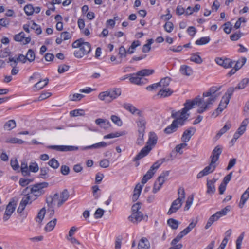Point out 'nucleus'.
Wrapping results in <instances>:
<instances>
[{
	"mask_svg": "<svg viewBox=\"0 0 249 249\" xmlns=\"http://www.w3.org/2000/svg\"><path fill=\"white\" fill-rule=\"evenodd\" d=\"M121 94V90L120 89H109L100 93L98 95V98L105 103H109L119 97Z\"/></svg>",
	"mask_w": 249,
	"mask_h": 249,
	"instance_id": "7ed1b4c3",
	"label": "nucleus"
},
{
	"mask_svg": "<svg viewBox=\"0 0 249 249\" xmlns=\"http://www.w3.org/2000/svg\"><path fill=\"white\" fill-rule=\"evenodd\" d=\"M152 149L150 145H145L143 147L137 156L133 159V161H136L146 156Z\"/></svg>",
	"mask_w": 249,
	"mask_h": 249,
	"instance_id": "4468645a",
	"label": "nucleus"
},
{
	"mask_svg": "<svg viewBox=\"0 0 249 249\" xmlns=\"http://www.w3.org/2000/svg\"><path fill=\"white\" fill-rule=\"evenodd\" d=\"M195 131L196 129L194 127H190L189 129L186 130L182 135V142H188L190 140L191 137L194 134Z\"/></svg>",
	"mask_w": 249,
	"mask_h": 249,
	"instance_id": "2eb2a0df",
	"label": "nucleus"
},
{
	"mask_svg": "<svg viewBox=\"0 0 249 249\" xmlns=\"http://www.w3.org/2000/svg\"><path fill=\"white\" fill-rule=\"evenodd\" d=\"M48 183L47 182H41L36 183L33 185L31 187L32 193L33 196L37 197L41 196L44 192L42 191V189L47 187Z\"/></svg>",
	"mask_w": 249,
	"mask_h": 249,
	"instance_id": "1a4fd4ad",
	"label": "nucleus"
},
{
	"mask_svg": "<svg viewBox=\"0 0 249 249\" xmlns=\"http://www.w3.org/2000/svg\"><path fill=\"white\" fill-rule=\"evenodd\" d=\"M178 197L172 203L171 206L167 212V214L171 215L178 211L182 205V200L184 199L185 193L183 188L180 187L178 189Z\"/></svg>",
	"mask_w": 249,
	"mask_h": 249,
	"instance_id": "20e7f679",
	"label": "nucleus"
},
{
	"mask_svg": "<svg viewBox=\"0 0 249 249\" xmlns=\"http://www.w3.org/2000/svg\"><path fill=\"white\" fill-rule=\"evenodd\" d=\"M72 47L73 48H79L74 52V55L77 58H81L85 55L89 54L91 50L90 44L88 42H84L82 38H80L73 42Z\"/></svg>",
	"mask_w": 249,
	"mask_h": 249,
	"instance_id": "f03ea898",
	"label": "nucleus"
},
{
	"mask_svg": "<svg viewBox=\"0 0 249 249\" xmlns=\"http://www.w3.org/2000/svg\"><path fill=\"white\" fill-rule=\"evenodd\" d=\"M198 53L192 54L190 59L192 62L200 64L202 63L203 60Z\"/></svg>",
	"mask_w": 249,
	"mask_h": 249,
	"instance_id": "ea45409f",
	"label": "nucleus"
},
{
	"mask_svg": "<svg viewBox=\"0 0 249 249\" xmlns=\"http://www.w3.org/2000/svg\"><path fill=\"white\" fill-rule=\"evenodd\" d=\"M174 25L172 22L167 21L164 25L165 30L168 33H171L173 30Z\"/></svg>",
	"mask_w": 249,
	"mask_h": 249,
	"instance_id": "680f3d73",
	"label": "nucleus"
},
{
	"mask_svg": "<svg viewBox=\"0 0 249 249\" xmlns=\"http://www.w3.org/2000/svg\"><path fill=\"white\" fill-rule=\"evenodd\" d=\"M49 171V168L47 167H42L40 169L39 177L43 179H46L49 177L48 173Z\"/></svg>",
	"mask_w": 249,
	"mask_h": 249,
	"instance_id": "a19ab883",
	"label": "nucleus"
},
{
	"mask_svg": "<svg viewBox=\"0 0 249 249\" xmlns=\"http://www.w3.org/2000/svg\"><path fill=\"white\" fill-rule=\"evenodd\" d=\"M35 57L34 51L31 49H29L26 55V58L27 60L30 62H32L34 61Z\"/></svg>",
	"mask_w": 249,
	"mask_h": 249,
	"instance_id": "79ce46f5",
	"label": "nucleus"
},
{
	"mask_svg": "<svg viewBox=\"0 0 249 249\" xmlns=\"http://www.w3.org/2000/svg\"><path fill=\"white\" fill-rule=\"evenodd\" d=\"M202 104V99L199 96L193 100H187L184 104V107L182 108L183 114L187 113V111L193 108L195 105L200 106Z\"/></svg>",
	"mask_w": 249,
	"mask_h": 249,
	"instance_id": "6e6552de",
	"label": "nucleus"
},
{
	"mask_svg": "<svg viewBox=\"0 0 249 249\" xmlns=\"http://www.w3.org/2000/svg\"><path fill=\"white\" fill-rule=\"evenodd\" d=\"M140 76L137 75V72L136 73H132L129 74V80L131 83L137 85H141V78Z\"/></svg>",
	"mask_w": 249,
	"mask_h": 249,
	"instance_id": "72a5a7b5",
	"label": "nucleus"
},
{
	"mask_svg": "<svg viewBox=\"0 0 249 249\" xmlns=\"http://www.w3.org/2000/svg\"><path fill=\"white\" fill-rule=\"evenodd\" d=\"M56 221L57 219L56 218H54L53 220L49 222L45 227V230L46 231H52L56 225Z\"/></svg>",
	"mask_w": 249,
	"mask_h": 249,
	"instance_id": "58836bf2",
	"label": "nucleus"
},
{
	"mask_svg": "<svg viewBox=\"0 0 249 249\" xmlns=\"http://www.w3.org/2000/svg\"><path fill=\"white\" fill-rule=\"evenodd\" d=\"M48 82L49 79L47 78L39 81L34 86V90H38L42 89L48 84Z\"/></svg>",
	"mask_w": 249,
	"mask_h": 249,
	"instance_id": "393cba45",
	"label": "nucleus"
},
{
	"mask_svg": "<svg viewBox=\"0 0 249 249\" xmlns=\"http://www.w3.org/2000/svg\"><path fill=\"white\" fill-rule=\"evenodd\" d=\"M138 136L136 141V143L140 146H142L144 143L143 137L144 135V131H138Z\"/></svg>",
	"mask_w": 249,
	"mask_h": 249,
	"instance_id": "49530a36",
	"label": "nucleus"
},
{
	"mask_svg": "<svg viewBox=\"0 0 249 249\" xmlns=\"http://www.w3.org/2000/svg\"><path fill=\"white\" fill-rule=\"evenodd\" d=\"M193 199H194V195L193 194L190 195L188 197L186 202V205L184 207V210H188L190 209V208L193 203Z\"/></svg>",
	"mask_w": 249,
	"mask_h": 249,
	"instance_id": "5fc2aeb1",
	"label": "nucleus"
},
{
	"mask_svg": "<svg viewBox=\"0 0 249 249\" xmlns=\"http://www.w3.org/2000/svg\"><path fill=\"white\" fill-rule=\"evenodd\" d=\"M78 149V147L77 146L62 145V151H72Z\"/></svg>",
	"mask_w": 249,
	"mask_h": 249,
	"instance_id": "e2e57ef3",
	"label": "nucleus"
},
{
	"mask_svg": "<svg viewBox=\"0 0 249 249\" xmlns=\"http://www.w3.org/2000/svg\"><path fill=\"white\" fill-rule=\"evenodd\" d=\"M170 81V78L167 77L162 78L160 82L158 83V84L160 88L168 89L167 87L169 86Z\"/></svg>",
	"mask_w": 249,
	"mask_h": 249,
	"instance_id": "c9c22d12",
	"label": "nucleus"
},
{
	"mask_svg": "<svg viewBox=\"0 0 249 249\" xmlns=\"http://www.w3.org/2000/svg\"><path fill=\"white\" fill-rule=\"evenodd\" d=\"M69 193L67 189H64L61 193L60 196L58 193H55L53 197L50 198V203L57 201V206L60 207L67 201L69 197Z\"/></svg>",
	"mask_w": 249,
	"mask_h": 249,
	"instance_id": "423d86ee",
	"label": "nucleus"
},
{
	"mask_svg": "<svg viewBox=\"0 0 249 249\" xmlns=\"http://www.w3.org/2000/svg\"><path fill=\"white\" fill-rule=\"evenodd\" d=\"M207 193L208 194H214L215 192V185L211 183L207 182Z\"/></svg>",
	"mask_w": 249,
	"mask_h": 249,
	"instance_id": "13d9d810",
	"label": "nucleus"
},
{
	"mask_svg": "<svg viewBox=\"0 0 249 249\" xmlns=\"http://www.w3.org/2000/svg\"><path fill=\"white\" fill-rule=\"evenodd\" d=\"M36 199V197L33 196H24L22 198L20 202L26 206L27 204H31L33 200H35Z\"/></svg>",
	"mask_w": 249,
	"mask_h": 249,
	"instance_id": "e433bc0d",
	"label": "nucleus"
},
{
	"mask_svg": "<svg viewBox=\"0 0 249 249\" xmlns=\"http://www.w3.org/2000/svg\"><path fill=\"white\" fill-rule=\"evenodd\" d=\"M169 175V171H163L158 178L157 180L155 181L154 184V187L152 190L153 193H157L159 190H160L162 187L163 184L167 179V178Z\"/></svg>",
	"mask_w": 249,
	"mask_h": 249,
	"instance_id": "0eeeda50",
	"label": "nucleus"
},
{
	"mask_svg": "<svg viewBox=\"0 0 249 249\" xmlns=\"http://www.w3.org/2000/svg\"><path fill=\"white\" fill-rule=\"evenodd\" d=\"M208 97L209 98L206 100L202 99V103H203V104L197 109V112L198 113H202L205 111L207 109L208 106L215 102L217 98V96H214L212 95Z\"/></svg>",
	"mask_w": 249,
	"mask_h": 249,
	"instance_id": "f8f14e48",
	"label": "nucleus"
},
{
	"mask_svg": "<svg viewBox=\"0 0 249 249\" xmlns=\"http://www.w3.org/2000/svg\"><path fill=\"white\" fill-rule=\"evenodd\" d=\"M183 125V123L181 121L179 122V120H174L172 124L168 126L164 130V132L166 134H170L176 132L179 126Z\"/></svg>",
	"mask_w": 249,
	"mask_h": 249,
	"instance_id": "9b49d317",
	"label": "nucleus"
},
{
	"mask_svg": "<svg viewBox=\"0 0 249 249\" xmlns=\"http://www.w3.org/2000/svg\"><path fill=\"white\" fill-rule=\"evenodd\" d=\"M158 137L154 132H150L149 134V138L146 145L152 146L157 143Z\"/></svg>",
	"mask_w": 249,
	"mask_h": 249,
	"instance_id": "5701e85b",
	"label": "nucleus"
},
{
	"mask_svg": "<svg viewBox=\"0 0 249 249\" xmlns=\"http://www.w3.org/2000/svg\"><path fill=\"white\" fill-rule=\"evenodd\" d=\"M197 223V220H193L189 225L185 229L180 232L176 237L172 241L171 244L172 246L176 245V244L179 242L183 236L187 235L192 231V230L196 226Z\"/></svg>",
	"mask_w": 249,
	"mask_h": 249,
	"instance_id": "39448f33",
	"label": "nucleus"
},
{
	"mask_svg": "<svg viewBox=\"0 0 249 249\" xmlns=\"http://www.w3.org/2000/svg\"><path fill=\"white\" fill-rule=\"evenodd\" d=\"M210 40L211 39L209 36L202 37L197 39L195 43L197 45H203L209 43Z\"/></svg>",
	"mask_w": 249,
	"mask_h": 249,
	"instance_id": "a18cd8bd",
	"label": "nucleus"
},
{
	"mask_svg": "<svg viewBox=\"0 0 249 249\" xmlns=\"http://www.w3.org/2000/svg\"><path fill=\"white\" fill-rule=\"evenodd\" d=\"M110 143H107L105 142H101L98 143H96L95 144H93L92 145H89V146H87L85 147H81V150H86L89 149H99L101 148L106 147L107 145H109Z\"/></svg>",
	"mask_w": 249,
	"mask_h": 249,
	"instance_id": "aec40b11",
	"label": "nucleus"
},
{
	"mask_svg": "<svg viewBox=\"0 0 249 249\" xmlns=\"http://www.w3.org/2000/svg\"><path fill=\"white\" fill-rule=\"evenodd\" d=\"M182 109L181 111H176L174 110L172 111L171 117L173 118H175V120H179V122H182L183 124L185 123V121L188 119L189 116V113L182 114Z\"/></svg>",
	"mask_w": 249,
	"mask_h": 249,
	"instance_id": "ddd939ff",
	"label": "nucleus"
},
{
	"mask_svg": "<svg viewBox=\"0 0 249 249\" xmlns=\"http://www.w3.org/2000/svg\"><path fill=\"white\" fill-rule=\"evenodd\" d=\"M228 104L229 103H227L226 101H225V99L222 97L218 107L212 113V116L216 117L218 116V115L227 107Z\"/></svg>",
	"mask_w": 249,
	"mask_h": 249,
	"instance_id": "f3484780",
	"label": "nucleus"
},
{
	"mask_svg": "<svg viewBox=\"0 0 249 249\" xmlns=\"http://www.w3.org/2000/svg\"><path fill=\"white\" fill-rule=\"evenodd\" d=\"M234 63V61H232L231 59L229 58H225L224 59L222 67L225 68H231L232 67Z\"/></svg>",
	"mask_w": 249,
	"mask_h": 249,
	"instance_id": "864d4df0",
	"label": "nucleus"
},
{
	"mask_svg": "<svg viewBox=\"0 0 249 249\" xmlns=\"http://www.w3.org/2000/svg\"><path fill=\"white\" fill-rule=\"evenodd\" d=\"M138 249H149L150 243L146 238H142L138 245Z\"/></svg>",
	"mask_w": 249,
	"mask_h": 249,
	"instance_id": "b1692460",
	"label": "nucleus"
},
{
	"mask_svg": "<svg viewBox=\"0 0 249 249\" xmlns=\"http://www.w3.org/2000/svg\"><path fill=\"white\" fill-rule=\"evenodd\" d=\"M16 127V123L14 120H9L4 124L3 129L4 130L10 131Z\"/></svg>",
	"mask_w": 249,
	"mask_h": 249,
	"instance_id": "c85d7f7f",
	"label": "nucleus"
},
{
	"mask_svg": "<svg viewBox=\"0 0 249 249\" xmlns=\"http://www.w3.org/2000/svg\"><path fill=\"white\" fill-rule=\"evenodd\" d=\"M139 117L136 121L137 126L138 127V131H144L146 128V120L144 117L142 116V114L141 115H138Z\"/></svg>",
	"mask_w": 249,
	"mask_h": 249,
	"instance_id": "6ab92c4d",
	"label": "nucleus"
},
{
	"mask_svg": "<svg viewBox=\"0 0 249 249\" xmlns=\"http://www.w3.org/2000/svg\"><path fill=\"white\" fill-rule=\"evenodd\" d=\"M5 142L9 143H18L22 144L24 141L21 139H19L15 137L8 138L6 140Z\"/></svg>",
	"mask_w": 249,
	"mask_h": 249,
	"instance_id": "de8ad7c7",
	"label": "nucleus"
},
{
	"mask_svg": "<svg viewBox=\"0 0 249 249\" xmlns=\"http://www.w3.org/2000/svg\"><path fill=\"white\" fill-rule=\"evenodd\" d=\"M154 72L153 70L143 69L137 72V75L140 76H148L153 74Z\"/></svg>",
	"mask_w": 249,
	"mask_h": 249,
	"instance_id": "37998d69",
	"label": "nucleus"
},
{
	"mask_svg": "<svg viewBox=\"0 0 249 249\" xmlns=\"http://www.w3.org/2000/svg\"><path fill=\"white\" fill-rule=\"evenodd\" d=\"M104 213V210L101 208H98L95 212L94 217L96 219L101 218Z\"/></svg>",
	"mask_w": 249,
	"mask_h": 249,
	"instance_id": "338daca9",
	"label": "nucleus"
},
{
	"mask_svg": "<svg viewBox=\"0 0 249 249\" xmlns=\"http://www.w3.org/2000/svg\"><path fill=\"white\" fill-rule=\"evenodd\" d=\"M169 160V159H166L165 158L160 159L154 162L153 165L151 166L150 168L154 171L155 172L160 167V166L164 162L168 161Z\"/></svg>",
	"mask_w": 249,
	"mask_h": 249,
	"instance_id": "c756f323",
	"label": "nucleus"
},
{
	"mask_svg": "<svg viewBox=\"0 0 249 249\" xmlns=\"http://www.w3.org/2000/svg\"><path fill=\"white\" fill-rule=\"evenodd\" d=\"M70 115L71 116L76 117L78 116L84 115V110L83 109H75L70 112Z\"/></svg>",
	"mask_w": 249,
	"mask_h": 249,
	"instance_id": "4d7b16f0",
	"label": "nucleus"
},
{
	"mask_svg": "<svg viewBox=\"0 0 249 249\" xmlns=\"http://www.w3.org/2000/svg\"><path fill=\"white\" fill-rule=\"evenodd\" d=\"M95 122L96 124L104 129L107 128L110 125L109 122L106 119L98 118L95 120Z\"/></svg>",
	"mask_w": 249,
	"mask_h": 249,
	"instance_id": "cd10ccee",
	"label": "nucleus"
},
{
	"mask_svg": "<svg viewBox=\"0 0 249 249\" xmlns=\"http://www.w3.org/2000/svg\"><path fill=\"white\" fill-rule=\"evenodd\" d=\"M70 68V66L65 64L60 65L58 68V72L59 73H64L68 71Z\"/></svg>",
	"mask_w": 249,
	"mask_h": 249,
	"instance_id": "0e129e2a",
	"label": "nucleus"
},
{
	"mask_svg": "<svg viewBox=\"0 0 249 249\" xmlns=\"http://www.w3.org/2000/svg\"><path fill=\"white\" fill-rule=\"evenodd\" d=\"M221 86H213L211 87L208 91L204 92L203 94V97H208L209 96H217V97L219 96L220 93H216V92L221 89Z\"/></svg>",
	"mask_w": 249,
	"mask_h": 249,
	"instance_id": "4be33fe9",
	"label": "nucleus"
},
{
	"mask_svg": "<svg viewBox=\"0 0 249 249\" xmlns=\"http://www.w3.org/2000/svg\"><path fill=\"white\" fill-rule=\"evenodd\" d=\"M173 93V90L170 89L160 88L157 95L160 97H166L170 96Z\"/></svg>",
	"mask_w": 249,
	"mask_h": 249,
	"instance_id": "a878e982",
	"label": "nucleus"
},
{
	"mask_svg": "<svg viewBox=\"0 0 249 249\" xmlns=\"http://www.w3.org/2000/svg\"><path fill=\"white\" fill-rule=\"evenodd\" d=\"M48 164L50 167L54 169L58 168L59 166V162L55 158L51 159Z\"/></svg>",
	"mask_w": 249,
	"mask_h": 249,
	"instance_id": "8fccbe9b",
	"label": "nucleus"
},
{
	"mask_svg": "<svg viewBox=\"0 0 249 249\" xmlns=\"http://www.w3.org/2000/svg\"><path fill=\"white\" fill-rule=\"evenodd\" d=\"M112 121L117 124L118 126H121L123 124V122L120 117L116 115H112L111 116Z\"/></svg>",
	"mask_w": 249,
	"mask_h": 249,
	"instance_id": "bf43d9fd",
	"label": "nucleus"
},
{
	"mask_svg": "<svg viewBox=\"0 0 249 249\" xmlns=\"http://www.w3.org/2000/svg\"><path fill=\"white\" fill-rule=\"evenodd\" d=\"M24 10L27 15H32L34 13V7L31 4H27L24 7Z\"/></svg>",
	"mask_w": 249,
	"mask_h": 249,
	"instance_id": "3c124183",
	"label": "nucleus"
},
{
	"mask_svg": "<svg viewBox=\"0 0 249 249\" xmlns=\"http://www.w3.org/2000/svg\"><path fill=\"white\" fill-rule=\"evenodd\" d=\"M25 38V34L23 32L19 33L18 34L14 36V40L16 41L20 42Z\"/></svg>",
	"mask_w": 249,
	"mask_h": 249,
	"instance_id": "774afa93",
	"label": "nucleus"
},
{
	"mask_svg": "<svg viewBox=\"0 0 249 249\" xmlns=\"http://www.w3.org/2000/svg\"><path fill=\"white\" fill-rule=\"evenodd\" d=\"M222 151V147L220 145H217L214 148L210 157L211 159V163L197 175V178H200L205 176H207L209 174L212 173L215 170L216 168L215 162L219 159V156L221 154Z\"/></svg>",
	"mask_w": 249,
	"mask_h": 249,
	"instance_id": "f257e3e1",
	"label": "nucleus"
},
{
	"mask_svg": "<svg viewBox=\"0 0 249 249\" xmlns=\"http://www.w3.org/2000/svg\"><path fill=\"white\" fill-rule=\"evenodd\" d=\"M143 214L142 212L132 213L131 215L128 217L129 221L134 224H138L143 219Z\"/></svg>",
	"mask_w": 249,
	"mask_h": 249,
	"instance_id": "a211bd4d",
	"label": "nucleus"
},
{
	"mask_svg": "<svg viewBox=\"0 0 249 249\" xmlns=\"http://www.w3.org/2000/svg\"><path fill=\"white\" fill-rule=\"evenodd\" d=\"M123 106L125 109L129 111L133 114H136L138 115H141L142 114L141 111L136 108L131 104L124 103Z\"/></svg>",
	"mask_w": 249,
	"mask_h": 249,
	"instance_id": "412c9836",
	"label": "nucleus"
},
{
	"mask_svg": "<svg viewBox=\"0 0 249 249\" xmlns=\"http://www.w3.org/2000/svg\"><path fill=\"white\" fill-rule=\"evenodd\" d=\"M229 211H230V206H228L222 210L217 212L210 217L213 220V222H215L217 221L221 217L226 215Z\"/></svg>",
	"mask_w": 249,
	"mask_h": 249,
	"instance_id": "dca6fc26",
	"label": "nucleus"
},
{
	"mask_svg": "<svg viewBox=\"0 0 249 249\" xmlns=\"http://www.w3.org/2000/svg\"><path fill=\"white\" fill-rule=\"evenodd\" d=\"M167 224L173 230L177 229L179 225V222L173 218H170L167 221Z\"/></svg>",
	"mask_w": 249,
	"mask_h": 249,
	"instance_id": "c03bdc74",
	"label": "nucleus"
},
{
	"mask_svg": "<svg viewBox=\"0 0 249 249\" xmlns=\"http://www.w3.org/2000/svg\"><path fill=\"white\" fill-rule=\"evenodd\" d=\"M16 205L17 202L14 200L9 202L7 204L3 217V220L4 222L7 221L10 218L15 210Z\"/></svg>",
	"mask_w": 249,
	"mask_h": 249,
	"instance_id": "9d476101",
	"label": "nucleus"
},
{
	"mask_svg": "<svg viewBox=\"0 0 249 249\" xmlns=\"http://www.w3.org/2000/svg\"><path fill=\"white\" fill-rule=\"evenodd\" d=\"M231 127V124L229 122H226L225 125L218 132L215 136V138L217 139H219L223 134L229 130Z\"/></svg>",
	"mask_w": 249,
	"mask_h": 249,
	"instance_id": "bb28decb",
	"label": "nucleus"
},
{
	"mask_svg": "<svg viewBox=\"0 0 249 249\" xmlns=\"http://www.w3.org/2000/svg\"><path fill=\"white\" fill-rule=\"evenodd\" d=\"M20 169L23 176H27L30 175V173L29 171V167L26 162H21Z\"/></svg>",
	"mask_w": 249,
	"mask_h": 249,
	"instance_id": "4c0bfd02",
	"label": "nucleus"
},
{
	"mask_svg": "<svg viewBox=\"0 0 249 249\" xmlns=\"http://www.w3.org/2000/svg\"><path fill=\"white\" fill-rule=\"evenodd\" d=\"M155 172H156L150 168L146 174L143 176L142 179V183L143 184L146 183L149 179L152 178Z\"/></svg>",
	"mask_w": 249,
	"mask_h": 249,
	"instance_id": "473e14b6",
	"label": "nucleus"
},
{
	"mask_svg": "<svg viewBox=\"0 0 249 249\" xmlns=\"http://www.w3.org/2000/svg\"><path fill=\"white\" fill-rule=\"evenodd\" d=\"M237 89V88L233 87L229 88L227 92L225 93L224 95L223 96V98L225 99V101H226L227 103H229L231 98L235 89Z\"/></svg>",
	"mask_w": 249,
	"mask_h": 249,
	"instance_id": "7c9ffc66",
	"label": "nucleus"
},
{
	"mask_svg": "<svg viewBox=\"0 0 249 249\" xmlns=\"http://www.w3.org/2000/svg\"><path fill=\"white\" fill-rule=\"evenodd\" d=\"M246 57H242L241 59L238 60L236 62L234 67L235 69H237L238 70H239L246 63Z\"/></svg>",
	"mask_w": 249,
	"mask_h": 249,
	"instance_id": "6e6d98bb",
	"label": "nucleus"
},
{
	"mask_svg": "<svg viewBox=\"0 0 249 249\" xmlns=\"http://www.w3.org/2000/svg\"><path fill=\"white\" fill-rule=\"evenodd\" d=\"M249 82V78H244L239 83L238 86L236 87V88L238 89H243L246 87Z\"/></svg>",
	"mask_w": 249,
	"mask_h": 249,
	"instance_id": "603ef678",
	"label": "nucleus"
},
{
	"mask_svg": "<svg viewBox=\"0 0 249 249\" xmlns=\"http://www.w3.org/2000/svg\"><path fill=\"white\" fill-rule=\"evenodd\" d=\"M153 40L149 39L147 40V43L143 46L142 51L143 53H146L150 51L151 49V45L153 43Z\"/></svg>",
	"mask_w": 249,
	"mask_h": 249,
	"instance_id": "09e8293b",
	"label": "nucleus"
},
{
	"mask_svg": "<svg viewBox=\"0 0 249 249\" xmlns=\"http://www.w3.org/2000/svg\"><path fill=\"white\" fill-rule=\"evenodd\" d=\"M39 168L36 162L31 163L29 166V171L36 173L38 171Z\"/></svg>",
	"mask_w": 249,
	"mask_h": 249,
	"instance_id": "69168bd1",
	"label": "nucleus"
},
{
	"mask_svg": "<svg viewBox=\"0 0 249 249\" xmlns=\"http://www.w3.org/2000/svg\"><path fill=\"white\" fill-rule=\"evenodd\" d=\"M123 135L122 132L111 133L104 136V139H111Z\"/></svg>",
	"mask_w": 249,
	"mask_h": 249,
	"instance_id": "052dcab7",
	"label": "nucleus"
},
{
	"mask_svg": "<svg viewBox=\"0 0 249 249\" xmlns=\"http://www.w3.org/2000/svg\"><path fill=\"white\" fill-rule=\"evenodd\" d=\"M249 198V193L248 191H245L241 196L240 202L238 205L240 208H242L244 207L245 204Z\"/></svg>",
	"mask_w": 249,
	"mask_h": 249,
	"instance_id": "f704fd0d",
	"label": "nucleus"
},
{
	"mask_svg": "<svg viewBox=\"0 0 249 249\" xmlns=\"http://www.w3.org/2000/svg\"><path fill=\"white\" fill-rule=\"evenodd\" d=\"M180 72L184 75L190 76L193 73V70L191 67L187 65H182L180 68Z\"/></svg>",
	"mask_w": 249,
	"mask_h": 249,
	"instance_id": "2f4dec72",
	"label": "nucleus"
}]
</instances>
